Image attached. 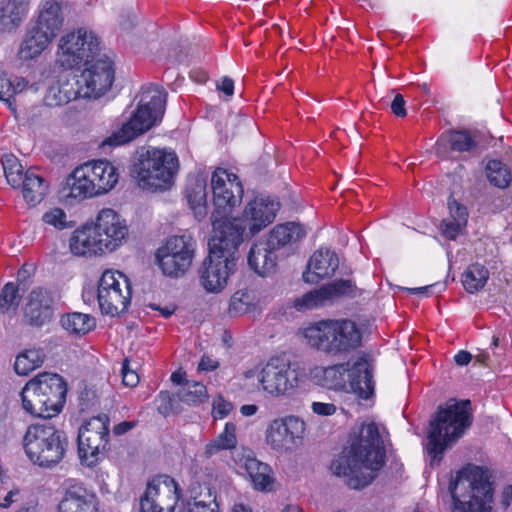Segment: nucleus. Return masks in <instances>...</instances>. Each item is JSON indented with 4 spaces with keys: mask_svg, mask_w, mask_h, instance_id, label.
<instances>
[{
    "mask_svg": "<svg viewBox=\"0 0 512 512\" xmlns=\"http://www.w3.org/2000/svg\"><path fill=\"white\" fill-rule=\"evenodd\" d=\"M92 227L98 238V243L104 252H113L120 247L128 235V227L125 220L110 208L99 211Z\"/></svg>",
    "mask_w": 512,
    "mask_h": 512,
    "instance_id": "nucleus-20",
    "label": "nucleus"
},
{
    "mask_svg": "<svg viewBox=\"0 0 512 512\" xmlns=\"http://www.w3.org/2000/svg\"><path fill=\"white\" fill-rule=\"evenodd\" d=\"M66 394L67 385L60 375L40 373L22 389V406L33 416L52 418L61 412Z\"/></svg>",
    "mask_w": 512,
    "mask_h": 512,
    "instance_id": "nucleus-7",
    "label": "nucleus"
},
{
    "mask_svg": "<svg viewBox=\"0 0 512 512\" xmlns=\"http://www.w3.org/2000/svg\"><path fill=\"white\" fill-rule=\"evenodd\" d=\"M472 423L470 401L449 400L430 421L427 450L431 464H438L444 451L455 443Z\"/></svg>",
    "mask_w": 512,
    "mask_h": 512,
    "instance_id": "nucleus-4",
    "label": "nucleus"
},
{
    "mask_svg": "<svg viewBox=\"0 0 512 512\" xmlns=\"http://www.w3.org/2000/svg\"><path fill=\"white\" fill-rule=\"evenodd\" d=\"M233 410V404L218 396L213 401V415L215 419H223Z\"/></svg>",
    "mask_w": 512,
    "mask_h": 512,
    "instance_id": "nucleus-51",
    "label": "nucleus"
},
{
    "mask_svg": "<svg viewBox=\"0 0 512 512\" xmlns=\"http://www.w3.org/2000/svg\"><path fill=\"white\" fill-rule=\"evenodd\" d=\"M489 279V270L480 263L469 265L462 273L461 282L468 293H475L484 288Z\"/></svg>",
    "mask_w": 512,
    "mask_h": 512,
    "instance_id": "nucleus-39",
    "label": "nucleus"
},
{
    "mask_svg": "<svg viewBox=\"0 0 512 512\" xmlns=\"http://www.w3.org/2000/svg\"><path fill=\"white\" fill-rule=\"evenodd\" d=\"M258 381L264 393L281 399L293 394L299 385V372L291 367L284 357H271L258 374Z\"/></svg>",
    "mask_w": 512,
    "mask_h": 512,
    "instance_id": "nucleus-12",
    "label": "nucleus"
},
{
    "mask_svg": "<svg viewBox=\"0 0 512 512\" xmlns=\"http://www.w3.org/2000/svg\"><path fill=\"white\" fill-rule=\"evenodd\" d=\"M324 286L327 291L329 302H332L341 296L354 298L361 295V290L351 279H339Z\"/></svg>",
    "mask_w": 512,
    "mask_h": 512,
    "instance_id": "nucleus-43",
    "label": "nucleus"
},
{
    "mask_svg": "<svg viewBox=\"0 0 512 512\" xmlns=\"http://www.w3.org/2000/svg\"><path fill=\"white\" fill-rule=\"evenodd\" d=\"M14 96L25 90L27 82L24 78L16 77L12 80Z\"/></svg>",
    "mask_w": 512,
    "mask_h": 512,
    "instance_id": "nucleus-64",
    "label": "nucleus"
},
{
    "mask_svg": "<svg viewBox=\"0 0 512 512\" xmlns=\"http://www.w3.org/2000/svg\"><path fill=\"white\" fill-rule=\"evenodd\" d=\"M206 187V179L202 176L189 178L186 187L187 202L198 220L205 218L208 212Z\"/></svg>",
    "mask_w": 512,
    "mask_h": 512,
    "instance_id": "nucleus-31",
    "label": "nucleus"
},
{
    "mask_svg": "<svg viewBox=\"0 0 512 512\" xmlns=\"http://www.w3.org/2000/svg\"><path fill=\"white\" fill-rule=\"evenodd\" d=\"M277 251L265 240L256 242L249 251L248 264L260 276H268L276 271Z\"/></svg>",
    "mask_w": 512,
    "mask_h": 512,
    "instance_id": "nucleus-28",
    "label": "nucleus"
},
{
    "mask_svg": "<svg viewBox=\"0 0 512 512\" xmlns=\"http://www.w3.org/2000/svg\"><path fill=\"white\" fill-rule=\"evenodd\" d=\"M14 98V90L12 80L8 78H0V100L12 105V99Z\"/></svg>",
    "mask_w": 512,
    "mask_h": 512,
    "instance_id": "nucleus-52",
    "label": "nucleus"
},
{
    "mask_svg": "<svg viewBox=\"0 0 512 512\" xmlns=\"http://www.w3.org/2000/svg\"><path fill=\"white\" fill-rule=\"evenodd\" d=\"M487 177L489 181L499 187L505 188L511 180L510 172L505 164L498 160H491L487 164Z\"/></svg>",
    "mask_w": 512,
    "mask_h": 512,
    "instance_id": "nucleus-45",
    "label": "nucleus"
},
{
    "mask_svg": "<svg viewBox=\"0 0 512 512\" xmlns=\"http://www.w3.org/2000/svg\"><path fill=\"white\" fill-rule=\"evenodd\" d=\"M181 497V490L176 481L163 475L147 485L140 498L139 512H172Z\"/></svg>",
    "mask_w": 512,
    "mask_h": 512,
    "instance_id": "nucleus-19",
    "label": "nucleus"
},
{
    "mask_svg": "<svg viewBox=\"0 0 512 512\" xmlns=\"http://www.w3.org/2000/svg\"><path fill=\"white\" fill-rule=\"evenodd\" d=\"M69 248L75 256H96L105 254L98 243V238L92 225H85L73 231L69 238Z\"/></svg>",
    "mask_w": 512,
    "mask_h": 512,
    "instance_id": "nucleus-29",
    "label": "nucleus"
},
{
    "mask_svg": "<svg viewBox=\"0 0 512 512\" xmlns=\"http://www.w3.org/2000/svg\"><path fill=\"white\" fill-rule=\"evenodd\" d=\"M218 366V361L213 360L211 357L204 355L198 364V369L201 371H212L215 370Z\"/></svg>",
    "mask_w": 512,
    "mask_h": 512,
    "instance_id": "nucleus-59",
    "label": "nucleus"
},
{
    "mask_svg": "<svg viewBox=\"0 0 512 512\" xmlns=\"http://www.w3.org/2000/svg\"><path fill=\"white\" fill-rule=\"evenodd\" d=\"M44 358L45 353L42 349H27L16 357L15 372L18 375H28L43 364Z\"/></svg>",
    "mask_w": 512,
    "mask_h": 512,
    "instance_id": "nucleus-41",
    "label": "nucleus"
},
{
    "mask_svg": "<svg viewBox=\"0 0 512 512\" xmlns=\"http://www.w3.org/2000/svg\"><path fill=\"white\" fill-rule=\"evenodd\" d=\"M67 446L65 433L50 423L29 425L23 436L27 457L40 467H52L61 462Z\"/></svg>",
    "mask_w": 512,
    "mask_h": 512,
    "instance_id": "nucleus-8",
    "label": "nucleus"
},
{
    "mask_svg": "<svg viewBox=\"0 0 512 512\" xmlns=\"http://www.w3.org/2000/svg\"><path fill=\"white\" fill-rule=\"evenodd\" d=\"M60 323L67 332L75 335H85L96 325L95 319L91 315L80 312L63 315Z\"/></svg>",
    "mask_w": 512,
    "mask_h": 512,
    "instance_id": "nucleus-40",
    "label": "nucleus"
},
{
    "mask_svg": "<svg viewBox=\"0 0 512 512\" xmlns=\"http://www.w3.org/2000/svg\"><path fill=\"white\" fill-rule=\"evenodd\" d=\"M308 346L328 355H341L361 345L362 333L357 324L349 319H328L310 324L303 329Z\"/></svg>",
    "mask_w": 512,
    "mask_h": 512,
    "instance_id": "nucleus-5",
    "label": "nucleus"
},
{
    "mask_svg": "<svg viewBox=\"0 0 512 512\" xmlns=\"http://www.w3.org/2000/svg\"><path fill=\"white\" fill-rule=\"evenodd\" d=\"M19 301L18 286L13 282L5 284L0 294V309L3 312L15 309Z\"/></svg>",
    "mask_w": 512,
    "mask_h": 512,
    "instance_id": "nucleus-49",
    "label": "nucleus"
},
{
    "mask_svg": "<svg viewBox=\"0 0 512 512\" xmlns=\"http://www.w3.org/2000/svg\"><path fill=\"white\" fill-rule=\"evenodd\" d=\"M311 408L320 416H331L336 412V406L333 403L313 402Z\"/></svg>",
    "mask_w": 512,
    "mask_h": 512,
    "instance_id": "nucleus-55",
    "label": "nucleus"
},
{
    "mask_svg": "<svg viewBox=\"0 0 512 512\" xmlns=\"http://www.w3.org/2000/svg\"><path fill=\"white\" fill-rule=\"evenodd\" d=\"M305 432L304 420L295 415H287L269 423L265 431V442L276 452H291L302 445Z\"/></svg>",
    "mask_w": 512,
    "mask_h": 512,
    "instance_id": "nucleus-17",
    "label": "nucleus"
},
{
    "mask_svg": "<svg viewBox=\"0 0 512 512\" xmlns=\"http://www.w3.org/2000/svg\"><path fill=\"white\" fill-rule=\"evenodd\" d=\"M465 226L466 224L464 223V213L462 212V215L458 221L452 218L444 219L441 223V230L446 238L455 240L465 228Z\"/></svg>",
    "mask_w": 512,
    "mask_h": 512,
    "instance_id": "nucleus-50",
    "label": "nucleus"
},
{
    "mask_svg": "<svg viewBox=\"0 0 512 512\" xmlns=\"http://www.w3.org/2000/svg\"><path fill=\"white\" fill-rule=\"evenodd\" d=\"M279 204L270 198L256 197L245 206L241 219L218 221L219 223L236 222L242 230L248 229L251 235L268 226L275 218Z\"/></svg>",
    "mask_w": 512,
    "mask_h": 512,
    "instance_id": "nucleus-21",
    "label": "nucleus"
},
{
    "mask_svg": "<svg viewBox=\"0 0 512 512\" xmlns=\"http://www.w3.org/2000/svg\"><path fill=\"white\" fill-rule=\"evenodd\" d=\"M195 250L196 242L191 236H172L158 248L156 259L165 275L179 277L192 265Z\"/></svg>",
    "mask_w": 512,
    "mask_h": 512,
    "instance_id": "nucleus-16",
    "label": "nucleus"
},
{
    "mask_svg": "<svg viewBox=\"0 0 512 512\" xmlns=\"http://www.w3.org/2000/svg\"><path fill=\"white\" fill-rule=\"evenodd\" d=\"M57 295L54 291L36 287L27 297L24 316L32 326L42 327L49 323L54 316Z\"/></svg>",
    "mask_w": 512,
    "mask_h": 512,
    "instance_id": "nucleus-23",
    "label": "nucleus"
},
{
    "mask_svg": "<svg viewBox=\"0 0 512 512\" xmlns=\"http://www.w3.org/2000/svg\"><path fill=\"white\" fill-rule=\"evenodd\" d=\"M237 444V426L233 422H227L223 431L206 444L204 454L208 458L226 450L233 454L241 450L237 449Z\"/></svg>",
    "mask_w": 512,
    "mask_h": 512,
    "instance_id": "nucleus-32",
    "label": "nucleus"
},
{
    "mask_svg": "<svg viewBox=\"0 0 512 512\" xmlns=\"http://www.w3.org/2000/svg\"><path fill=\"white\" fill-rule=\"evenodd\" d=\"M233 461L241 473L249 477L254 489L258 491L272 490L274 477L271 467L258 460L250 449L242 447L240 451H235Z\"/></svg>",
    "mask_w": 512,
    "mask_h": 512,
    "instance_id": "nucleus-22",
    "label": "nucleus"
},
{
    "mask_svg": "<svg viewBox=\"0 0 512 512\" xmlns=\"http://www.w3.org/2000/svg\"><path fill=\"white\" fill-rule=\"evenodd\" d=\"M114 81L112 62L104 58H93L85 64V69L75 80L82 98H98L106 93Z\"/></svg>",
    "mask_w": 512,
    "mask_h": 512,
    "instance_id": "nucleus-18",
    "label": "nucleus"
},
{
    "mask_svg": "<svg viewBox=\"0 0 512 512\" xmlns=\"http://www.w3.org/2000/svg\"><path fill=\"white\" fill-rule=\"evenodd\" d=\"M90 178L95 183L97 195H103L114 189L119 181L118 168L110 161L105 159L92 160L86 162Z\"/></svg>",
    "mask_w": 512,
    "mask_h": 512,
    "instance_id": "nucleus-27",
    "label": "nucleus"
},
{
    "mask_svg": "<svg viewBox=\"0 0 512 512\" xmlns=\"http://www.w3.org/2000/svg\"><path fill=\"white\" fill-rule=\"evenodd\" d=\"M448 146L451 150L464 152L470 151L475 143L469 133L465 131H451L443 134L436 142V153L440 156H446Z\"/></svg>",
    "mask_w": 512,
    "mask_h": 512,
    "instance_id": "nucleus-36",
    "label": "nucleus"
},
{
    "mask_svg": "<svg viewBox=\"0 0 512 512\" xmlns=\"http://www.w3.org/2000/svg\"><path fill=\"white\" fill-rule=\"evenodd\" d=\"M304 235L305 230L300 224L289 222L275 226L265 241L278 251L283 246L300 240Z\"/></svg>",
    "mask_w": 512,
    "mask_h": 512,
    "instance_id": "nucleus-34",
    "label": "nucleus"
},
{
    "mask_svg": "<svg viewBox=\"0 0 512 512\" xmlns=\"http://www.w3.org/2000/svg\"><path fill=\"white\" fill-rule=\"evenodd\" d=\"M135 427V422L123 421L114 426L113 432L116 435H123Z\"/></svg>",
    "mask_w": 512,
    "mask_h": 512,
    "instance_id": "nucleus-61",
    "label": "nucleus"
},
{
    "mask_svg": "<svg viewBox=\"0 0 512 512\" xmlns=\"http://www.w3.org/2000/svg\"><path fill=\"white\" fill-rule=\"evenodd\" d=\"M511 501H512V485H508V486L504 487L502 490L500 505L504 510H506L510 506Z\"/></svg>",
    "mask_w": 512,
    "mask_h": 512,
    "instance_id": "nucleus-60",
    "label": "nucleus"
},
{
    "mask_svg": "<svg viewBox=\"0 0 512 512\" xmlns=\"http://www.w3.org/2000/svg\"><path fill=\"white\" fill-rule=\"evenodd\" d=\"M52 40L53 39L51 37L34 27L21 45V58L28 60L38 57L48 47Z\"/></svg>",
    "mask_w": 512,
    "mask_h": 512,
    "instance_id": "nucleus-38",
    "label": "nucleus"
},
{
    "mask_svg": "<svg viewBox=\"0 0 512 512\" xmlns=\"http://www.w3.org/2000/svg\"><path fill=\"white\" fill-rule=\"evenodd\" d=\"M62 9L55 1H45L40 9L35 28L54 39L63 26Z\"/></svg>",
    "mask_w": 512,
    "mask_h": 512,
    "instance_id": "nucleus-30",
    "label": "nucleus"
},
{
    "mask_svg": "<svg viewBox=\"0 0 512 512\" xmlns=\"http://www.w3.org/2000/svg\"><path fill=\"white\" fill-rule=\"evenodd\" d=\"M211 188L215 210L212 213V224L225 221L226 215L240 205L243 198V186L239 177L224 168H217L211 176Z\"/></svg>",
    "mask_w": 512,
    "mask_h": 512,
    "instance_id": "nucleus-15",
    "label": "nucleus"
},
{
    "mask_svg": "<svg viewBox=\"0 0 512 512\" xmlns=\"http://www.w3.org/2000/svg\"><path fill=\"white\" fill-rule=\"evenodd\" d=\"M188 509L190 512H219V506L215 499H210L208 502L195 501L189 504Z\"/></svg>",
    "mask_w": 512,
    "mask_h": 512,
    "instance_id": "nucleus-53",
    "label": "nucleus"
},
{
    "mask_svg": "<svg viewBox=\"0 0 512 512\" xmlns=\"http://www.w3.org/2000/svg\"><path fill=\"white\" fill-rule=\"evenodd\" d=\"M80 97L77 86L75 89L73 84L69 81H57L48 87L44 96V103L47 106L56 107L67 104Z\"/></svg>",
    "mask_w": 512,
    "mask_h": 512,
    "instance_id": "nucleus-37",
    "label": "nucleus"
},
{
    "mask_svg": "<svg viewBox=\"0 0 512 512\" xmlns=\"http://www.w3.org/2000/svg\"><path fill=\"white\" fill-rule=\"evenodd\" d=\"M19 495L18 490H11L7 493V495L4 497L3 501L0 502V507L2 508H8L11 506L12 503L16 501L15 497Z\"/></svg>",
    "mask_w": 512,
    "mask_h": 512,
    "instance_id": "nucleus-63",
    "label": "nucleus"
},
{
    "mask_svg": "<svg viewBox=\"0 0 512 512\" xmlns=\"http://www.w3.org/2000/svg\"><path fill=\"white\" fill-rule=\"evenodd\" d=\"M254 305V297L248 291L239 290L231 297L229 304V314L238 316L251 311Z\"/></svg>",
    "mask_w": 512,
    "mask_h": 512,
    "instance_id": "nucleus-47",
    "label": "nucleus"
},
{
    "mask_svg": "<svg viewBox=\"0 0 512 512\" xmlns=\"http://www.w3.org/2000/svg\"><path fill=\"white\" fill-rule=\"evenodd\" d=\"M57 512H99V502L97 496L83 484L73 483L65 489Z\"/></svg>",
    "mask_w": 512,
    "mask_h": 512,
    "instance_id": "nucleus-24",
    "label": "nucleus"
},
{
    "mask_svg": "<svg viewBox=\"0 0 512 512\" xmlns=\"http://www.w3.org/2000/svg\"><path fill=\"white\" fill-rule=\"evenodd\" d=\"M178 166V157L173 151L147 148L139 154L132 173L141 188L166 190L172 185Z\"/></svg>",
    "mask_w": 512,
    "mask_h": 512,
    "instance_id": "nucleus-9",
    "label": "nucleus"
},
{
    "mask_svg": "<svg viewBox=\"0 0 512 512\" xmlns=\"http://www.w3.org/2000/svg\"><path fill=\"white\" fill-rule=\"evenodd\" d=\"M2 165L8 183L13 187H20L25 173L18 158L14 155H5Z\"/></svg>",
    "mask_w": 512,
    "mask_h": 512,
    "instance_id": "nucleus-46",
    "label": "nucleus"
},
{
    "mask_svg": "<svg viewBox=\"0 0 512 512\" xmlns=\"http://www.w3.org/2000/svg\"><path fill=\"white\" fill-rule=\"evenodd\" d=\"M471 359H472V355L469 352L464 351V350L459 351L454 356V360H455L456 364L459 366L468 365L469 362L471 361Z\"/></svg>",
    "mask_w": 512,
    "mask_h": 512,
    "instance_id": "nucleus-62",
    "label": "nucleus"
},
{
    "mask_svg": "<svg viewBox=\"0 0 512 512\" xmlns=\"http://www.w3.org/2000/svg\"><path fill=\"white\" fill-rule=\"evenodd\" d=\"M20 186L24 199L32 205L41 202L48 190L44 178L33 169L25 172Z\"/></svg>",
    "mask_w": 512,
    "mask_h": 512,
    "instance_id": "nucleus-35",
    "label": "nucleus"
},
{
    "mask_svg": "<svg viewBox=\"0 0 512 512\" xmlns=\"http://www.w3.org/2000/svg\"><path fill=\"white\" fill-rule=\"evenodd\" d=\"M383 436L374 422H364L350 435V445L331 462L330 469L352 489L371 484L385 465Z\"/></svg>",
    "mask_w": 512,
    "mask_h": 512,
    "instance_id": "nucleus-1",
    "label": "nucleus"
},
{
    "mask_svg": "<svg viewBox=\"0 0 512 512\" xmlns=\"http://www.w3.org/2000/svg\"><path fill=\"white\" fill-rule=\"evenodd\" d=\"M98 51L99 39L94 32L86 28H79L60 38L57 63L66 69H72L82 62L86 64L95 58Z\"/></svg>",
    "mask_w": 512,
    "mask_h": 512,
    "instance_id": "nucleus-11",
    "label": "nucleus"
},
{
    "mask_svg": "<svg viewBox=\"0 0 512 512\" xmlns=\"http://www.w3.org/2000/svg\"><path fill=\"white\" fill-rule=\"evenodd\" d=\"M176 394L180 401L187 404L203 403L208 398L206 386L197 381L186 380Z\"/></svg>",
    "mask_w": 512,
    "mask_h": 512,
    "instance_id": "nucleus-42",
    "label": "nucleus"
},
{
    "mask_svg": "<svg viewBox=\"0 0 512 512\" xmlns=\"http://www.w3.org/2000/svg\"><path fill=\"white\" fill-rule=\"evenodd\" d=\"M338 267L337 254L328 248H320L310 257L303 279L306 283H318L320 280L332 277Z\"/></svg>",
    "mask_w": 512,
    "mask_h": 512,
    "instance_id": "nucleus-25",
    "label": "nucleus"
},
{
    "mask_svg": "<svg viewBox=\"0 0 512 512\" xmlns=\"http://www.w3.org/2000/svg\"><path fill=\"white\" fill-rule=\"evenodd\" d=\"M391 110L397 117H405L407 112L405 109V100L401 94H396L392 103Z\"/></svg>",
    "mask_w": 512,
    "mask_h": 512,
    "instance_id": "nucleus-58",
    "label": "nucleus"
},
{
    "mask_svg": "<svg viewBox=\"0 0 512 512\" xmlns=\"http://www.w3.org/2000/svg\"><path fill=\"white\" fill-rule=\"evenodd\" d=\"M453 512H492L495 486L487 469L468 465L449 485Z\"/></svg>",
    "mask_w": 512,
    "mask_h": 512,
    "instance_id": "nucleus-3",
    "label": "nucleus"
},
{
    "mask_svg": "<svg viewBox=\"0 0 512 512\" xmlns=\"http://www.w3.org/2000/svg\"><path fill=\"white\" fill-rule=\"evenodd\" d=\"M242 243V230L236 222L214 223L209 256L200 271V281L208 292L222 291L236 266V253Z\"/></svg>",
    "mask_w": 512,
    "mask_h": 512,
    "instance_id": "nucleus-2",
    "label": "nucleus"
},
{
    "mask_svg": "<svg viewBox=\"0 0 512 512\" xmlns=\"http://www.w3.org/2000/svg\"><path fill=\"white\" fill-rule=\"evenodd\" d=\"M42 221L58 230H64L73 227L74 223L68 220L66 212L58 207L47 210L42 215Z\"/></svg>",
    "mask_w": 512,
    "mask_h": 512,
    "instance_id": "nucleus-48",
    "label": "nucleus"
},
{
    "mask_svg": "<svg viewBox=\"0 0 512 512\" xmlns=\"http://www.w3.org/2000/svg\"><path fill=\"white\" fill-rule=\"evenodd\" d=\"M97 300L102 314L114 317L124 313L131 301L129 279L119 271L106 270L98 283Z\"/></svg>",
    "mask_w": 512,
    "mask_h": 512,
    "instance_id": "nucleus-13",
    "label": "nucleus"
},
{
    "mask_svg": "<svg viewBox=\"0 0 512 512\" xmlns=\"http://www.w3.org/2000/svg\"><path fill=\"white\" fill-rule=\"evenodd\" d=\"M110 420L106 414L90 418L78 433V453L87 466L96 465L109 447Z\"/></svg>",
    "mask_w": 512,
    "mask_h": 512,
    "instance_id": "nucleus-14",
    "label": "nucleus"
},
{
    "mask_svg": "<svg viewBox=\"0 0 512 512\" xmlns=\"http://www.w3.org/2000/svg\"><path fill=\"white\" fill-rule=\"evenodd\" d=\"M330 303L325 286L319 289L307 292L303 296L297 298L294 302V306L297 310H311L325 306Z\"/></svg>",
    "mask_w": 512,
    "mask_h": 512,
    "instance_id": "nucleus-44",
    "label": "nucleus"
},
{
    "mask_svg": "<svg viewBox=\"0 0 512 512\" xmlns=\"http://www.w3.org/2000/svg\"><path fill=\"white\" fill-rule=\"evenodd\" d=\"M449 210H450V218L458 221L462 215V210L464 213V223L467 224L468 212L466 207L462 206L455 200H449L448 202Z\"/></svg>",
    "mask_w": 512,
    "mask_h": 512,
    "instance_id": "nucleus-56",
    "label": "nucleus"
},
{
    "mask_svg": "<svg viewBox=\"0 0 512 512\" xmlns=\"http://www.w3.org/2000/svg\"><path fill=\"white\" fill-rule=\"evenodd\" d=\"M25 13V0H2L0 2V31L15 30L20 25Z\"/></svg>",
    "mask_w": 512,
    "mask_h": 512,
    "instance_id": "nucleus-33",
    "label": "nucleus"
},
{
    "mask_svg": "<svg viewBox=\"0 0 512 512\" xmlns=\"http://www.w3.org/2000/svg\"><path fill=\"white\" fill-rule=\"evenodd\" d=\"M324 379L330 388L350 390L362 399L374 393L373 365L366 356L327 367Z\"/></svg>",
    "mask_w": 512,
    "mask_h": 512,
    "instance_id": "nucleus-10",
    "label": "nucleus"
},
{
    "mask_svg": "<svg viewBox=\"0 0 512 512\" xmlns=\"http://www.w3.org/2000/svg\"><path fill=\"white\" fill-rule=\"evenodd\" d=\"M95 189V183L90 178L89 169L85 162L77 166L66 178L62 192L66 198L82 201L98 196Z\"/></svg>",
    "mask_w": 512,
    "mask_h": 512,
    "instance_id": "nucleus-26",
    "label": "nucleus"
},
{
    "mask_svg": "<svg viewBox=\"0 0 512 512\" xmlns=\"http://www.w3.org/2000/svg\"><path fill=\"white\" fill-rule=\"evenodd\" d=\"M166 98L167 93L158 86L143 87L136 110L119 130L103 142V145H122L150 130L161 121L165 112Z\"/></svg>",
    "mask_w": 512,
    "mask_h": 512,
    "instance_id": "nucleus-6",
    "label": "nucleus"
},
{
    "mask_svg": "<svg viewBox=\"0 0 512 512\" xmlns=\"http://www.w3.org/2000/svg\"><path fill=\"white\" fill-rule=\"evenodd\" d=\"M216 89L231 98L234 94V81L230 77H223L216 83Z\"/></svg>",
    "mask_w": 512,
    "mask_h": 512,
    "instance_id": "nucleus-57",
    "label": "nucleus"
},
{
    "mask_svg": "<svg viewBox=\"0 0 512 512\" xmlns=\"http://www.w3.org/2000/svg\"><path fill=\"white\" fill-rule=\"evenodd\" d=\"M122 383L127 387H135L139 383V376L134 370L129 368L127 359L122 366Z\"/></svg>",
    "mask_w": 512,
    "mask_h": 512,
    "instance_id": "nucleus-54",
    "label": "nucleus"
}]
</instances>
